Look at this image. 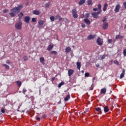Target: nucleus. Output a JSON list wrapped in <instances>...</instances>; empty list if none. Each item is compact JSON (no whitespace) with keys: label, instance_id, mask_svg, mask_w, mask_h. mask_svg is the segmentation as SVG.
I'll use <instances>...</instances> for the list:
<instances>
[{"label":"nucleus","instance_id":"c85d7f7f","mask_svg":"<svg viewBox=\"0 0 126 126\" xmlns=\"http://www.w3.org/2000/svg\"><path fill=\"white\" fill-rule=\"evenodd\" d=\"M2 66L5 67V69H9V66L6 64H2Z\"/></svg>","mask_w":126,"mask_h":126},{"label":"nucleus","instance_id":"72a5a7b5","mask_svg":"<svg viewBox=\"0 0 126 126\" xmlns=\"http://www.w3.org/2000/svg\"><path fill=\"white\" fill-rule=\"evenodd\" d=\"M64 84V82H62L61 83H60L59 85H58V87L59 88H61V87H62V85H63Z\"/></svg>","mask_w":126,"mask_h":126},{"label":"nucleus","instance_id":"f257e3e1","mask_svg":"<svg viewBox=\"0 0 126 126\" xmlns=\"http://www.w3.org/2000/svg\"><path fill=\"white\" fill-rule=\"evenodd\" d=\"M22 8H23V4L19 5L18 6L13 8L11 10L12 12L9 13V15L11 16V17H14V16H15V13H19Z\"/></svg>","mask_w":126,"mask_h":126},{"label":"nucleus","instance_id":"7c9ffc66","mask_svg":"<svg viewBox=\"0 0 126 126\" xmlns=\"http://www.w3.org/2000/svg\"><path fill=\"white\" fill-rule=\"evenodd\" d=\"M50 19L52 22H54L55 21V16H52L50 17Z\"/></svg>","mask_w":126,"mask_h":126},{"label":"nucleus","instance_id":"5701e85b","mask_svg":"<svg viewBox=\"0 0 126 126\" xmlns=\"http://www.w3.org/2000/svg\"><path fill=\"white\" fill-rule=\"evenodd\" d=\"M77 65V68L78 69H80V68L81 67V63L80 62H77L76 63Z\"/></svg>","mask_w":126,"mask_h":126},{"label":"nucleus","instance_id":"ddd939ff","mask_svg":"<svg viewBox=\"0 0 126 126\" xmlns=\"http://www.w3.org/2000/svg\"><path fill=\"white\" fill-rule=\"evenodd\" d=\"M107 92V89L106 88H103L100 90V94H105Z\"/></svg>","mask_w":126,"mask_h":126},{"label":"nucleus","instance_id":"e2e57ef3","mask_svg":"<svg viewBox=\"0 0 126 126\" xmlns=\"http://www.w3.org/2000/svg\"><path fill=\"white\" fill-rule=\"evenodd\" d=\"M23 94H25V93H23Z\"/></svg>","mask_w":126,"mask_h":126},{"label":"nucleus","instance_id":"f8f14e48","mask_svg":"<svg viewBox=\"0 0 126 126\" xmlns=\"http://www.w3.org/2000/svg\"><path fill=\"white\" fill-rule=\"evenodd\" d=\"M53 48H54V44H51L48 46L47 50L50 52V51H52Z\"/></svg>","mask_w":126,"mask_h":126},{"label":"nucleus","instance_id":"2f4dec72","mask_svg":"<svg viewBox=\"0 0 126 126\" xmlns=\"http://www.w3.org/2000/svg\"><path fill=\"white\" fill-rule=\"evenodd\" d=\"M51 55H58V52L56 51H53L50 52Z\"/></svg>","mask_w":126,"mask_h":126},{"label":"nucleus","instance_id":"f704fd0d","mask_svg":"<svg viewBox=\"0 0 126 126\" xmlns=\"http://www.w3.org/2000/svg\"><path fill=\"white\" fill-rule=\"evenodd\" d=\"M23 60L25 62H26L27 61H28V57H27L26 56H24Z\"/></svg>","mask_w":126,"mask_h":126},{"label":"nucleus","instance_id":"b1692460","mask_svg":"<svg viewBox=\"0 0 126 126\" xmlns=\"http://www.w3.org/2000/svg\"><path fill=\"white\" fill-rule=\"evenodd\" d=\"M40 62L43 64H45V58H44V57H41L40 58Z\"/></svg>","mask_w":126,"mask_h":126},{"label":"nucleus","instance_id":"c03bdc74","mask_svg":"<svg viewBox=\"0 0 126 126\" xmlns=\"http://www.w3.org/2000/svg\"><path fill=\"white\" fill-rule=\"evenodd\" d=\"M32 22H36V18H32Z\"/></svg>","mask_w":126,"mask_h":126},{"label":"nucleus","instance_id":"39448f33","mask_svg":"<svg viewBox=\"0 0 126 126\" xmlns=\"http://www.w3.org/2000/svg\"><path fill=\"white\" fill-rule=\"evenodd\" d=\"M44 22H45L43 20H39L38 22L37 28H42V27H43V25H44Z\"/></svg>","mask_w":126,"mask_h":126},{"label":"nucleus","instance_id":"9d476101","mask_svg":"<svg viewBox=\"0 0 126 126\" xmlns=\"http://www.w3.org/2000/svg\"><path fill=\"white\" fill-rule=\"evenodd\" d=\"M74 73V70L73 69H69L68 70V76H71Z\"/></svg>","mask_w":126,"mask_h":126},{"label":"nucleus","instance_id":"cd10ccee","mask_svg":"<svg viewBox=\"0 0 126 126\" xmlns=\"http://www.w3.org/2000/svg\"><path fill=\"white\" fill-rule=\"evenodd\" d=\"M16 83H17V86H18V87H20V86H21V85L22 84V83L19 81H17Z\"/></svg>","mask_w":126,"mask_h":126},{"label":"nucleus","instance_id":"13d9d810","mask_svg":"<svg viewBox=\"0 0 126 126\" xmlns=\"http://www.w3.org/2000/svg\"><path fill=\"white\" fill-rule=\"evenodd\" d=\"M112 43H115L116 42V40L115 39L112 40Z\"/></svg>","mask_w":126,"mask_h":126},{"label":"nucleus","instance_id":"de8ad7c7","mask_svg":"<svg viewBox=\"0 0 126 126\" xmlns=\"http://www.w3.org/2000/svg\"><path fill=\"white\" fill-rule=\"evenodd\" d=\"M93 10L94 11H97L98 10V8H94Z\"/></svg>","mask_w":126,"mask_h":126},{"label":"nucleus","instance_id":"9b49d317","mask_svg":"<svg viewBox=\"0 0 126 126\" xmlns=\"http://www.w3.org/2000/svg\"><path fill=\"white\" fill-rule=\"evenodd\" d=\"M83 21L85 22V23H86V24H87V25H90L91 24V22H90V20L88 19H84Z\"/></svg>","mask_w":126,"mask_h":126},{"label":"nucleus","instance_id":"09e8293b","mask_svg":"<svg viewBox=\"0 0 126 126\" xmlns=\"http://www.w3.org/2000/svg\"><path fill=\"white\" fill-rule=\"evenodd\" d=\"M125 8H126V2L123 3Z\"/></svg>","mask_w":126,"mask_h":126},{"label":"nucleus","instance_id":"e433bc0d","mask_svg":"<svg viewBox=\"0 0 126 126\" xmlns=\"http://www.w3.org/2000/svg\"><path fill=\"white\" fill-rule=\"evenodd\" d=\"M85 77H89V76H90V74L88 72L85 73Z\"/></svg>","mask_w":126,"mask_h":126},{"label":"nucleus","instance_id":"a878e982","mask_svg":"<svg viewBox=\"0 0 126 126\" xmlns=\"http://www.w3.org/2000/svg\"><path fill=\"white\" fill-rule=\"evenodd\" d=\"M104 113H108V111H109V107L107 106L104 107Z\"/></svg>","mask_w":126,"mask_h":126},{"label":"nucleus","instance_id":"423d86ee","mask_svg":"<svg viewBox=\"0 0 126 126\" xmlns=\"http://www.w3.org/2000/svg\"><path fill=\"white\" fill-rule=\"evenodd\" d=\"M108 27H109V24H108V23H104L102 26V28H103L104 30H106L108 29Z\"/></svg>","mask_w":126,"mask_h":126},{"label":"nucleus","instance_id":"ea45409f","mask_svg":"<svg viewBox=\"0 0 126 126\" xmlns=\"http://www.w3.org/2000/svg\"><path fill=\"white\" fill-rule=\"evenodd\" d=\"M1 112L2 113V114H4V113H5V110H4V108H1Z\"/></svg>","mask_w":126,"mask_h":126},{"label":"nucleus","instance_id":"a19ab883","mask_svg":"<svg viewBox=\"0 0 126 126\" xmlns=\"http://www.w3.org/2000/svg\"><path fill=\"white\" fill-rule=\"evenodd\" d=\"M6 63H7V64H10V60H7L6 61Z\"/></svg>","mask_w":126,"mask_h":126},{"label":"nucleus","instance_id":"a18cd8bd","mask_svg":"<svg viewBox=\"0 0 126 126\" xmlns=\"http://www.w3.org/2000/svg\"><path fill=\"white\" fill-rule=\"evenodd\" d=\"M85 16H86V17L88 18V17H89V16H90V14L89 13H86L85 14Z\"/></svg>","mask_w":126,"mask_h":126},{"label":"nucleus","instance_id":"dca6fc26","mask_svg":"<svg viewBox=\"0 0 126 126\" xmlns=\"http://www.w3.org/2000/svg\"><path fill=\"white\" fill-rule=\"evenodd\" d=\"M55 18L57 20H59V21H62L63 20V18L60 16V15L57 14L55 16Z\"/></svg>","mask_w":126,"mask_h":126},{"label":"nucleus","instance_id":"864d4df0","mask_svg":"<svg viewBox=\"0 0 126 126\" xmlns=\"http://www.w3.org/2000/svg\"><path fill=\"white\" fill-rule=\"evenodd\" d=\"M85 24H82V28H85Z\"/></svg>","mask_w":126,"mask_h":126},{"label":"nucleus","instance_id":"5fc2aeb1","mask_svg":"<svg viewBox=\"0 0 126 126\" xmlns=\"http://www.w3.org/2000/svg\"><path fill=\"white\" fill-rule=\"evenodd\" d=\"M23 92H27V89H24L23 90Z\"/></svg>","mask_w":126,"mask_h":126},{"label":"nucleus","instance_id":"a211bd4d","mask_svg":"<svg viewBox=\"0 0 126 126\" xmlns=\"http://www.w3.org/2000/svg\"><path fill=\"white\" fill-rule=\"evenodd\" d=\"M69 99H70V95L68 94L64 98V100L65 102H66V101H68V100H69Z\"/></svg>","mask_w":126,"mask_h":126},{"label":"nucleus","instance_id":"7ed1b4c3","mask_svg":"<svg viewBox=\"0 0 126 126\" xmlns=\"http://www.w3.org/2000/svg\"><path fill=\"white\" fill-rule=\"evenodd\" d=\"M72 14L74 18H78V14H77V11L76 9H73L72 10Z\"/></svg>","mask_w":126,"mask_h":126},{"label":"nucleus","instance_id":"6e6d98bb","mask_svg":"<svg viewBox=\"0 0 126 126\" xmlns=\"http://www.w3.org/2000/svg\"><path fill=\"white\" fill-rule=\"evenodd\" d=\"M106 18H104V19L103 20H102V22H106Z\"/></svg>","mask_w":126,"mask_h":126},{"label":"nucleus","instance_id":"680f3d73","mask_svg":"<svg viewBox=\"0 0 126 126\" xmlns=\"http://www.w3.org/2000/svg\"><path fill=\"white\" fill-rule=\"evenodd\" d=\"M125 121H126V118H125Z\"/></svg>","mask_w":126,"mask_h":126},{"label":"nucleus","instance_id":"4d7b16f0","mask_svg":"<svg viewBox=\"0 0 126 126\" xmlns=\"http://www.w3.org/2000/svg\"><path fill=\"white\" fill-rule=\"evenodd\" d=\"M54 80H55V77H53L51 79V81L53 82V81H54Z\"/></svg>","mask_w":126,"mask_h":126},{"label":"nucleus","instance_id":"052dcab7","mask_svg":"<svg viewBox=\"0 0 126 126\" xmlns=\"http://www.w3.org/2000/svg\"><path fill=\"white\" fill-rule=\"evenodd\" d=\"M91 90H93V89H91Z\"/></svg>","mask_w":126,"mask_h":126},{"label":"nucleus","instance_id":"bb28decb","mask_svg":"<svg viewBox=\"0 0 126 126\" xmlns=\"http://www.w3.org/2000/svg\"><path fill=\"white\" fill-rule=\"evenodd\" d=\"M123 38H124V36L122 35H116L115 39L116 40H118V39H123Z\"/></svg>","mask_w":126,"mask_h":126},{"label":"nucleus","instance_id":"aec40b11","mask_svg":"<svg viewBox=\"0 0 126 126\" xmlns=\"http://www.w3.org/2000/svg\"><path fill=\"white\" fill-rule=\"evenodd\" d=\"M101 8H102V5H101V4H98L97 9H98V12H100V13L102 11Z\"/></svg>","mask_w":126,"mask_h":126},{"label":"nucleus","instance_id":"4c0bfd02","mask_svg":"<svg viewBox=\"0 0 126 126\" xmlns=\"http://www.w3.org/2000/svg\"><path fill=\"white\" fill-rule=\"evenodd\" d=\"M114 63H115V64H117V65H119V64H120L119 61H114Z\"/></svg>","mask_w":126,"mask_h":126},{"label":"nucleus","instance_id":"2eb2a0df","mask_svg":"<svg viewBox=\"0 0 126 126\" xmlns=\"http://www.w3.org/2000/svg\"><path fill=\"white\" fill-rule=\"evenodd\" d=\"M32 13L35 15H40V12L39 11V10H34L33 11Z\"/></svg>","mask_w":126,"mask_h":126},{"label":"nucleus","instance_id":"6e6552de","mask_svg":"<svg viewBox=\"0 0 126 126\" xmlns=\"http://www.w3.org/2000/svg\"><path fill=\"white\" fill-rule=\"evenodd\" d=\"M96 43L98 46H102L103 45V43H102L101 38L100 37H98L97 39L96 40Z\"/></svg>","mask_w":126,"mask_h":126},{"label":"nucleus","instance_id":"1a4fd4ad","mask_svg":"<svg viewBox=\"0 0 126 126\" xmlns=\"http://www.w3.org/2000/svg\"><path fill=\"white\" fill-rule=\"evenodd\" d=\"M24 20L26 23H29V22L30 21V17L29 16H25L24 18Z\"/></svg>","mask_w":126,"mask_h":126},{"label":"nucleus","instance_id":"8fccbe9b","mask_svg":"<svg viewBox=\"0 0 126 126\" xmlns=\"http://www.w3.org/2000/svg\"><path fill=\"white\" fill-rule=\"evenodd\" d=\"M35 119L37 120V121H40V120H41V118L39 117H35Z\"/></svg>","mask_w":126,"mask_h":126},{"label":"nucleus","instance_id":"20e7f679","mask_svg":"<svg viewBox=\"0 0 126 126\" xmlns=\"http://www.w3.org/2000/svg\"><path fill=\"white\" fill-rule=\"evenodd\" d=\"M101 13L100 12H94L92 13V15L94 18H95L97 19V18H99V14Z\"/></svg>","mask_w":126,"mask_h":126},{"label":"nucleus","instance_id":"79ce46f5","mask_svg":"<svg viewBox=\"0 0 126 126\" xmlns=\"http://www.w3.org/2000/svg\"><path fill=\"white\" fill-rule=\"evenodd\" d=\"M6 12H8V10L4 9L3 10V13H6Z\"/></svg>","mask_w":126,"mask_h":126},{"label":"nucleus","instance_id":"c9c22d12","mask_svg":"<svg viewBox=\"0 0 126 126\" xmlns=\"http://www.w3.org/2000/svg\"><path fill=\"white\" fill-rule=\"evenodd\" d=\"M49 6H50V2H48L45 4V7L46 8H48L49 7Z\"/></svg>","mask_w":126,"mask_h":126},{"label":"nucleus","instance_id":"37998d69","mask_svg":"<svg viewBox=\"0 0 126 126\" xmlns=\"http://www.w3.org/2000/svg\"><path fill=\"white\" fill-rule=\"evenodd\" d=\"M123 54H124V56L125 57H126V49L124 50Z\"/></svg>","mask_w":126,"mask_h":126},{"label":"nucleus","instance_id":"0eeeda50","mask_svg":"<svg viewBox=\"0 0 126 126\" xmlns=\"http://www.w3.org/2000/svg\"><path fill=\"white\" fill-rule=\"evenodd\" d=\"M120 8H121V5L118 4L115 7V8L114 9L115 12H119V11H120Z\"/></svg>","mask_w":126,"mask_h":126},{"label":"nucleus","instance_id":"f3484780","mask_svg":"<svg viewBox=\"0 0 126 126\" xmlns=\"http://www.w3.org/2000/svg\"><path fill=\"white\" fill-rule=\"evenodd\" d=\"M95 38V35H93L92 34L89 35L88 36V40H92V39H94Z\"/></svg>","mask_w":126,"mask_h":126},{"label":"nucleus","instance_id":"4468645a","mask_svg":"<svg viewBox=\"0 0 126 126\" xmlns=\"http://www.w3.org/2000/svg\"><path fill=\"white\" fill-rule=\"evenodd\" d=\"M125 72H126V70L125 69H123L122 73L121 74L120 76V79H122V78H123L124 77V76H125Z\"/></svg>","mask_w":126,"mask_h":126},{"label":"nucleus","instance_id":"bf43d9fd","mask_svg":"<svg viewBox=\"0 0 126 126\" xmlns=\"http://www.w3.org/2000/svg\"><path fill=\"white\" fill-rule=\"evenodd\" d=\"M84 114H86V113H87V111H84Z\"/></svg>","mask_w":126,"mask_h":126},{"label":"nucleus","instance_id":"393cba45","mask_svg":"<svg viewBox=\"0 0 126 126\" xmlns=\"http://www.w3.org/2000/svg\"><path fill=\"white\" fill-rule=\"evenodd\" d=\"M87 4L88 5H92L93 4L92 0H88Z\"/></svg>","mask_w":126,"mask_h":126},{"label":"nucleus","instance_id":"c756f323","mask_svg":"<svg viewBox=\"0 0 126 126\" xmlns=\"http://www.w3.org/2000/svg\"><path fill=\"white\" fill-rule=\"evenodd\" d=\"M23 15H24V14H23V13L22 12H21L18 14V16L19 17V19H20V18H22V17H23Z\"/></svg>","mask_w":126,"mask_h":126},{"label":"nucleus","instance_id":"3c124183","mask_svg":"<svg viewBox=\"0 0 126 126\" xmlns=\"http://www.w3.org/2000/svg\"><path fill=\"white\" fill-rule=\"evenodd\" d=\"M105 58H106V57L105 56V55H103L101 57V60H104V59H105Z\"/></svg>","mask_w":126,"mask_h":126},{"label":"nucleus","instance_id":"f03ea898","mask_svg":"<svg viewBox=\"0 0 126 126\" xmlns=\"http://www.w3.org/2000/svg\"><path fill=\"white\" fill-rule=\"evenodd\" d=\"M15 27L17 30H21L22 29V22L20 21L16 23Z\"/></svg>","mask_w":126,"mask_h":126},{"label":"nucleus","instance_id":"4be33fe9","mask_svg":"<svg viewBox=\"0 0 126 126\" xmlns=\"http://www.w3.org/2000/svg\"><path fill=\"white\" fill-rule=\"evenodd\" d=\"M107 7H108V4L107 3H105L103 5V11H106V10H107Z\"/></svg>","mask_w":126,"mask_h":126},{"label":"nucleus","instance_id":"58836bf2","mask_svg":"<svg viewBox=\"0 0 126 126\" xmlns=\"http://www.w3.org/2000/svg\"><path fill=\"white\" fill-rule=\"evenodd\" d=\"M41 118L42 119H46L47 118V115H46V114L42 115L41 116Z\"/></svg>","mask_w":126,"mask_h":126},{"label":"nucleus","instance_id":"49530a36","mask_svg":"<svg viewBox=\"0 0 126 126\" xmlns=\"http://www.w3.org/2000/svg\"><path fill=\"white\" fill-rule=\"evenodd\" d=\"M107 42L108 44H111V43H112V39H108Z\"/></svg>","mask_w":126,"mask_h":126},{"label":"nucleus","instance_id":"603ef678","mask_svg":"<svg viewBox=\"0 0 126 126\" xmlns=\"http://www.w3.org/2000/svg\"><path fill=\"white\" fill-rule=\"evenodd\" d=\"M95 66H96V67H99L100 66V64L97 63L95 64Z\"/></svg>","mask_w":126,"mask_h":126},{"label":"nucleus","instance_id":"412c9836","mask_svg":"<svg viewBox=\"0 0 126 126\" xmlns=\"http://www.w3.org/2000/svg\"><path fill=\"white\" fill-rule=\"evenodd\" d=\"M71 51V48L69 47H67L65 48V52L66 53H70V52Z\"/></svg>","mask_w":126,"mask_h":126},{"label":"nucleus","instance_id":"473e14b6","mask_svg":"<svg viewBox=\"0 0 126 126\" xmlns=\"http://www.w3.org/2000/svg\"><path fill=\"white\" fill-rule=\"evenodd\" d=\"M95 111H96V112H98L99 113H102V112L101 111V108L100 107L96 108Z\"/></svg>","mask_w":126,"mask_h":126},{"label":"nucleus","instance_id":"6ab92c4d","mask_svg":"<svg viewBox=\"0 0 126 126\" xmlns=\"http://www.w3.org/2000/svg\"><path fill=\"white\" fill-rule=\"evenodd\" d=\"M86 0H80V1L78 2V4L79 5H82V4H84V3H85Z\"/></svg>","mask_w":126,"mask_h":126}]
</instances>
